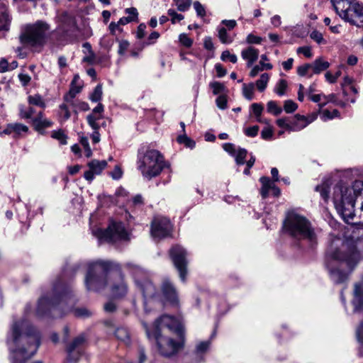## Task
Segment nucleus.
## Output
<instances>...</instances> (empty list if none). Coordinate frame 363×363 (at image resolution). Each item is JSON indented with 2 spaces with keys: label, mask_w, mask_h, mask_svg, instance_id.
<instances>
[{
  "label": "nucleus",
  "mask_w": 363,
  "mask_h": 363,
  "mask_svg": "<svg viewBox=\"0 0 363 363\" xmlns=\"http://www.w3.org/2000/svg\"><path fill=\"white\" fill-rule=\"evenodd\" d=\"M160 33L156 31H153L148 37L147 42H142L138 44L139 50H142L145 46L154 44L155 41L159 38Z\"/></svg>",
  "instance_id": "obj_35"
},
{
  "label": "nucleus",
  "mask_w": 363,
  "mask_h": 363,
  "mask_svg": "<svg viewBox=\"0 0 363 363\" xmlns=\"http://www.w3.org/2000/svg\"><path fill=\"white\" fill-rule=\"evenodd\" d=\"M310 37L314 41H315L318 44H324L325 43V40H324L323 35L321 33L317 30H313L310 34Z\"/></svg>",
  "instance_id": "obj_51"
},
{
  "label": "nucleus",
  "mask_w": 363,
  "mask_h": 363,
  "mask_svg": "<svg viewBox=\"0 0 363 363\" xmlns=\"http://www.w3.org/2000/svg\"><path fill=\"white\" fill-rule=\"evenodd\" d=\"M258 131H259V126L254 125V126L247 128L245 130V134L250 137H255L257 135Z\"/></svg>",
  "instance_id": "obj_64"
},
{
  "label": "nucleus",
  "mask_w": 363,
  "mask_h": 363,
  "mask_svg": "<svg viewBox=\"0 0 363 363\" xmlns=\"http://www.w3.org/2000/svg\"><path fill=\"white\" fill-rule=\"evenodd\" d=\"M116 337L125 344L130 343V335L128 330L123 327L117 328L114 332Z\"/></svg>",
  "instance_id": "obj_27"
},
{
  "label": "nucleus",
  "mask_w": 363,
  "mask_h": 363,
  "mask_svg": "<svg viewBox=\"0 0 363 363\" xmlns=\"http://www.w3.org/2000/svg\"><path fill=\"white\" fill-rule=\"evenodd\" d=\"M129 47V43L127 40H121L119 43L118 53L121 55L125 54Z\"/></svg>",
  "instance_id": "obj_63"
},
{
  "label": "nucleus",
  "mask_w": 363,
  "mask_h": 363,
  "mask_svg": "<svg viewBox=\"0 0 363 363\" xmlns=\"http://www.w3.org/2000/svg\"><path fill=\"white\" fill-rule=\"evenodd\" d=\"M167 13L171 16V21L172 23L180 21L184 18L183 15L177 13L174 9H169Z\"/></svg>",
  "instance_id": "obj_52"
},
{
  "label": "nucleus",
  "mask_w": 363,
  "mask_h": 363,
  "mask_svg": "<svg viewBox=\"0 0 363 363\" xmlns=\"http://www.w3.org/2000/svg\"><path fill=\"white\" fill-rule=\"evenodd\" d=\"M49 26L43 21L27 26L24 33L21 36L22 43L33 47L42 46L47 36Z\"/></svg>",
  "instance_id": "obj_9"
},
{
  "label": "nucleus",
  "mask_w": 363,
  "mask_h": 363,
  "mask_svg": "<svg viewBox=\"0 0 363 363\" xmlns=\"http://www.w3.org/2000/svg\"><path fill=\"white\" fill-rule=\"evenodd\" d=\"M246 41L249 44H260L262 42V38L253 34H249L247 37Z\"/></svg>",
  "instance_id": "obj_60"
},
{
  "label": "nucleus",
  "mask_w": 363,
  "mask_h": 363,
  "mask_svg": "<svg viewBox=\"0 0 363 363\" xmlns=\"http://www.w3.org/2000/svg\"><path fill=\"white\" fill-rule=\"evenodd\" d=\"M287 88V82L284 79H280L275 88L274 91L279 96H283L285 94V91Z\"/></svg>",
  "instance_id": "obj_42"
},
{
  "label": "nucleus",
  "mask_w": 363,
  "mask_h": 363,
  "mask_svg": "<svg viewBox=\"0 0 363 363\" xmlns=\"http://www.w3.org/2000/svg\"><path fill=\"white\" fill-rule=\"evenodd\" d=\"M151 338H154L156 340L160 354L166 357L176 355L184 346V338L174 340L170 337H165L163 335H160L158 333L156 335H152Z\"/></svg>",
  "instance_id": "obj_11"
},
{
  "label": "nucleus",
  "mask_w": 363,
  "mask_h": 363,
  "mask_svg": "<svg viewBox=\"0 0 363 363\" xmlns=\"http://www.w3.org/2000/svg\"><path fill=\"white\" fill-rule=\"evenodd\" d=\"M273 130L270 125H267L261 132L262 138L264 140H269L272 137Z\"/></svg>",
  "instance_id": "obj_54"
},
{
  "label": "nucleus",
  "mask_w": 363,
  "mask_h": 363,
  "mask_svg": "<svg viewBox=\"0 0 363 363\" xmlns=\"http://www.w3.org/2000/svg\"><path fill=\"white\" fill-rule=\"evenodd\" d=\"M339 116V111L337 109L330 111L329 110H323L322 112V118L323 121L333 119Z\"/></svg>",
  "instance_id": "obj_49"
},
{
  "label": "nucleus",
  "mask_w": 363,
  "mask_h": 363,
  "mask_svg": "<svg viewBox=\"0 0 363 363\" xmlns=\"http://www.w3.org/2000/svg\"><path fill=\"white\" fill-rule=\"evenodd\" d=\"M241 56L247 61V66L250 67L258 59L259 50L253 47H248L242 50Z\"/></svg>",
  "instance_id": "obj_21"
},
{
  "label": "nucleus",
  "mask_w": 363,
  "mask_h": 363,
  "mask_svg": "<svg viewBox=\"0 0 363 363\" xmlns=\"http://www.w3.org/2000/svg\"><path fill=\"white\" fill-rule=\"evenodd\" d=\"M263 60H267V57L265 55H262L261 56L260 64H261L262 67H260L258 65L255 66L250 71V77H255V76H257V74L259 73V72L263 70L264 69H271L272 68V65L270 63H264V62H263Z\"/></svg>",
  "instance_id": "obj_26"
},
{
  "label": "nucleus",
  "mask_w": 363,
  "mask_h": 363,
  "mask_svg": "<svg viewBox=\"0 0 363 363\" xmlns=\"http://www.w3.org/2000/svg\"><path fill=\"white\" fill-rule=\"evenodd\" d=\"M259 181L262 183L261 195L263 199H265L267 197L269 190H271L274 182H272L269 178L267 177H261Z\"/></svg>",
  "instance_id": "obj_25"
},
{
  "label": "nucleus",
  "mask_w": 363,
  "mask_h": 363,
  "mask_svg": "<svg viewBox=\"0 0 363 363\" xmlns=\"http://www.w3.org/2000/svg\"><path fill=\"white\" fill-rule=\"evenodd\" d=\"M269 76L267 73H264L260 76V78L256 82V86L259 91H263L268 84Z\"/></svg>",
  "instance_id": "obj_33"
},
{
  "label": "nucleus",
  "mask_w": 363,
  "mask_h": 363,
  "mask_svg": "<svg viewBox=\"0 0 363 363\" xmlns=\"http://www.w3.org/2000/svg\"><path fill=\"white\" fill-rule=\"evenodd\" d=\"M220 59L223 61L230 60L233 63H235L238 60L237 56L231 54L228 50H225L222 52Z\"/></svg>",
  "instance_id": "obj_50"
},
{
  "label": "nucleus",
  "mask_w": 363,
  "mask_h": 363,
  "mask_svg": "<svg viewBox=\"0 0 363 363\" xmlns=\"http://www.w3.org/2000/svg\"><path fill=\"white\" fill-rule=\"evenodd\" d=\"M28 101L30 105H35L41 108L45 107V103L41 96L35 94L28 97Z\"/></svg>",
  "instance_id": "obj_34"
},
{
  "label": "nucleus",
  "mask_w": 363,
  "mask_h": 363,
  "mask_svg": "<svg viewBox=\"0 0 363 363\" xmlns=\"http://www.w3.org/2000/svg\"><path fill=\"white\" fill-rule=\"evenodd\" d=\"M52 137L57 140L62 144H67V136L64 133V132L61 130L53 131L52 133Z\"/></svg>",
  "instance_id": "obj_45"
},
{
  "label": "nucleus",
  "mask_w": 363,
  "mask_h": 363,
  "mask_svg": "<svg viewBox=\"0 0 363 363\" xmlns=\"http://www.w3.org/2000/svg\"><path fill=\"white\" fill-rule=\"evenodd\" d=\"M209 86L213 91L214 95L223 93L225 91V86L219 82H212L210 83Z\"/></svg>",
  "instance_id": "obj_40"
},
{
  "label": "nucleus",
  "mask_w": 363,
  "mask_h": 363,
  "mask_svg": "<svg viewBox=\"0 0 363 363\" xmlns=\"http://www.w3.org/2000/svg\"><path fill=\"white\" fill-rule=\"evenodd\" d=\"M180 43L186 48L192 45L193 40L186 34L182 33L179 35Z\"/></svg>",
  "instance_id": "obj_55"
},
{
  "label": "nucleus",
  "mask_w": 363,
  "mask_h": 363,
  "mask_svg": "<svg viewBox=\"0 0 363 363\" xmlns=\"http://www.w3.org/2000/svg\"><path fill=\"white\" fill-rule=\"evenodd\" d=\"M194 8L199 16L203 17L206 16L205 8L199 1L194 2Z\"/></svg>",
  "instance_id": "obj_53"
},
{
  "label": "nucleus",
  "mask_w": 363,
  "mask_h": 363,
  "mask_svg": "<svg viewBox=\"0 0 363 363\" xmlns=\"http://www.w3.org/2000/svg\"><path fill=\"white\" fill-rule=\"evenodd\" d=\"M89 170L86 171L84 177L86 180L91 182L95 176L99 175L102 171L107 167L106 160H92L88 164Z\"/></svg>",
  "instance_id": "obj_17"
},
{
  "label": "nucleus",
  "mask_w": 363,
  "mask_h": 363,
  "mask_svg": "<svg viewBox=\"0 0 363 363\" xmlns=\"http://www.w3.org/2000/svg\"><path fill=\"white\" fill-rule=\"evenodd\" d=\"M298 108V105L292 100H286L284 102V109L286 113H291L294 112Z\"/></svg>",
  "instance_id": "obj_46"
},
{
  "label": "nucleus",
  "mask_w": 363,
  "mask_h": 363,
  "mask_svg": "<svg viewBox=\"0 0 363 363\" xmlns=\"http://www.w3.org/2000/svg\"><path fill=\"white\" fill-rule=\"evenodd\" d=\"M216 105L220 109H225L227 107V99L225 96H219L216 100Z\"/></svg>",
  "instance_id": "obj_58"
},
{
  "label": "nucleus",
  "mask_w": 363,
  "mask_h": 363,
  "mask_svg": "<svg viewBox=\"0 0 363 363\" xmlns=\"http://www.w3.org/2000/svg\"><path fill=\"white\" fill-rule=\"evenodd\" d=\"M102 96V86L101 84L97 85L93 93L91 94L89 99L94 102H97L101 100Z\"/></svg>",
  "instance_id": "obj_43"
},
{
  "label": "nucleus",
  "mask_w": 363,
  "mask_h": 363,
  "mask_svg": "<svg viewBox=\"0 0 363 363\" xmlns=\"http://www.w3.org/2000/svg\"><path fill=\"white\" fill-rule=\"evenodd\" d=\"M82 86L76 85L75 84H72V86L69 89L68 94H67L64 99L67 102H70L72 99L76 96L77 94L81 91Z\"/></svg>",
  "instance_id": "obj_31"
},
{
  "label": "nucleus",
  "mask_w": 363,
  "mask_h": 363,
  "mask_svg": "<svg viewBox=\"0 0 363 363\" xmlns=\"http://www.w3.org/2000/svg\"><path fill=\"white\" fill-rule=\"evenodd\" d=\"M175 4L177 7V9L179 11H187L191 4V0H174Z\"/></svg>",
  "instance_id": "obj_39"
},
{
  "label": "nucleus",
  "mask_w": 363,
  "mask_h": 363,
  "mask_svg": "<svg viewBox=\"0 0 363 363\" xmlns=\"http://www.w3.org/2000/svg\"><path fill=\"white\" fill-rule=\"evenodd\" d=\"M93 235L98 238L99 242H115L119 240H129V234L120 222L111 223L105 230L100 228L94 230Z\"/></svg>",
  "instance_id": "obj_10"
},
{
  "label": "nucleus",
  "mask_w": 363,
  "mask_h": 363,
  "mask_svg": "<svg viewBox=\"0 0 363 363\" xmlns=\"http://www.w3.org/2000/svg\"><path fill=\"white\" fill-rule=\"evenodd\" d=\"M218 38L224 44H230L233 42V38L228 35L226 29L223 27L218 29Z\"/></svg>",
  "instance_id": "obj_37"
},
{
  "label": "nucleus",
  "mask_w": 363,
  "mask_h": 363,
  "mask_svg": "<svg viewBox=\"0 0 363 363\" xmlns=\"http://www.w3.org/2000/svg\"><path fill=\"white\" fill-rule=\"evenodd\" d=\"M166 165L163 156L157 150H147L138 154V169L148 179L158 176Z\"/></svg>",
  "instance_id": "obj_7"
},
{
  "label": "nucleus",
  "mask_w": 363,
  "mask_h": 363,
  "mask_svg": "<svg viewBox=\"0 0 363 363\" xmlns=\"http://www.w3.org/2000/svg\"><path fill=\"white\" fill-rule=\"evenodd\" d=\"M247 154V150L241 147L238 148L235 155H234L236 164L238 165L244 164L245 163Z\"/></svg>",
  "instance_id": "obj_32"
},
{
  "label": "nucleus",
  "mask_w": 363,
  "mask_h": 363,
  "mask_svg": "<svg viewBox=\"0 0 363 363\" xmlns=\"http://www.w3.org/2000/svg\"><path fill=\"white\" fill-rule=\"evenodd\" d=\"M329 67L330 63L328 61L323 60V58H318L311 64V69L314 74H319L326 70Z\"/></svg>",
  "instance_id": "obj_24"
},
{
  "label": "nucleus",
  "mask_w": 363,
  "mask_h": 363,
  "mask_svg": "<svg viewBox=\"0 0 363 363\" xmlns=\"http://www.w3.org/2000/svg\"><path fill=\"white\" fill-rule=\"evenodd\" d=\"M276 123L279 128H285L287 131L291 132V119L289 118H279Z\"/></svg>",
  "instance_id": "obj_38"
},
{
  "label": "nucleus",
  "mask_w": 363,
  "mask_h": 363,
  "mask_svg": "<svg viewBox=\"0 0 363 363\" xmlns=\"http://www.w3.org/2000/svg\"><path fill=\"white\" fill-rule=\"evenodd\" d=\"M169 254L174 267L179 273L180 279L182 281H185L187 265L186 257L187 252L182 246L175 245L171 248Z\"/></svg>",
  "instance_id": "obj_13"
},
{
  "label": "nucleus",
  "mask_w": 363,
  "mask_h": 363,
  "mask_svg": "<svg viewBox=\"0 0 363 363\" xmlns=\"http://www.w3.org/2000/svg\"><path fill=\"white\" fill-rule=\"evenodd\" d=\"M309 69H311V64H305L297 68V73L299 76H305Z\"/></svg>",
  "instance_id": "obj_59"
},
{
  "label": "nucleus",
  "mask_w": 363,
  "mask_h": 363,
  "mask_svg": "<svg viewBox=\"0 0 363 363\" xmlns=\"http://www.w3.org/2000/svg\"><path fill=\"white\" fill-rule=\"evenodd\" d=\"M110 278L115 279L118 277V281H114L111 286V292L113 297L121 298L125 296L128 293V286L121 277L120 272H112L109 275Z\"/></svg>",
  "instance_id": "obj_16"
},
{
  "label": "nucleus",
  "mask_w": 363,
  "mask_h": 363,
  "mask_svg": "<svg viewBox=\"0 0 363 363\" xmlns=\"http://www.w3.org/2000/svg\"><path fill=\"white\" fill-rule=\"evenodd\" d=\"M363 195V182L354 181L351 186L337 184L333 189V199L337 213L347 223H353L354 203L359 196ZM363 213V201L361 204Z\"/></svg>",
  "instance_id": "obj_4"
},
{
  "label": "nucleus",
  "mask_w": 363,
  "mask_h": 363,
  "mask_svg": "<svg viewBox=\"0 0 363 363\" xmlns=\"http://www.w3.org/2000/svg\"><path fill=\"white\" fill-rule=\"evenodd\" d=\"M255 84L253 83L244 84L242 94L245 99L250 101L254 97Z\"/></svg>",
  "instance_id": "obj_30"
},
{
  "label": "nucleus",
  "mask_w": 363,
  "mask_h": 363,
  "mask_svg": "<svg viewBox=\"0 0 363 363\" xmlns=\"http://www.w3.org/2000/svg\"><path fill=\"white\" fill-rule=\"evenodd\" d=\"M164 329L179 333L181 328L179 321L174 317L163 315L155 320L152 330H146L147 335L150 339L152 335H156L157 333L162 335Z\"/></svg>",
  "instance_id": "obj_12"
},
{
  "label": "nucleus",
  "mask_w": 363,
  "mask_h": 363,
  "mask_svg": "<svg viewBox=\"0 0 363 363\" xmlns=\"http://www.w3.org/2000/svg\"><path fill=\"white\" fill-rule=\"evenodd\" d=\"M251 108L252 109L253 113L257 117V121L258 122H262V118H261V114L262 113V111L264 109L263 106L260 104H252L251 105Z\"/></svg>",
  "instance_id": "obj_44"
},
{
  "label": "nucleus",
  "mask_w": 363,
  "mask_h": 363,
  "mask_svg": "<svg viewBox=\"0 0 363 363\" xmlns=\"http://www.w3.org/2000/svg\"><path fill=\"white\" fill-rule=\"evenodd\" d=\"M223 148L225 151H226L228 153H229L230 155L233 156L235 155L236 151L238 149L235 148V145L232 143H225L223 145Z\"/></svg>",
  "instance_id": "obj_57"
},
{
  "label": "nucleus",
  "mask_w": 363,
  "mask_h": 363,
  "mask_svg": "<svg viewBox=\"0 0 363 363\" xmlns=\"http://www.w3.org/2000/svg\"><path fill=\"white\" fill-rule=\"evenodd\" d=\"M267 111L271 113H273L275 116L279 115L282 111L281 108L279 107L277 105V102H275L274 101H268V103L267 104Z\"/></svg>",
  "instance_id": "obj_36"
},
{
  "label": "nucleus",
  "mask_w": 363,
  "mask_h": 363,
  "mask_svg": "<svg viewBox=\"0 0 363 363\" xmlns=\"http://www.w3.org/2000/svg\"><path fill=\"white\" fill-rule=\"evenodd\" d=\"M10 128L13 129V133L16 135H21L22 133H27L28 131V128L21 123H12L10 124Z\"/></svg>",
  "instance_id": "obj_41"
},
{
  "label": "nucleus",
  "mask_w": 363,
  "mask_h": 363,
  "mask_svg": "<svg viewBox=\"0 0 363 363\" xmlns=\"http://www.w3.org/2000/svg\"><path fill=\"white\" fill-rule=\"evenodd\" d=\"M33 124L35 129L38 131H41L46 128L52 126V122L47 118L43 117V113H39L38 116L33 119Z\"/></svg>",
  "instance_id": "obj_22"
},
{
  "label": "nucleus",
  "mask_w": 363,
  "mask_h": 363,
  "mask_svg": "<svg viewBox=\"0 0 363 363\" xmlns=\"http://www.w3.org/2000/svg\"><path fill=\"white\" fill-rule=\"evenodd\" d=\"M351 18L355 23H350L352 25L363 27V5L359 4L355 0L352 4L351 11L350 12Z\"/></svg>",
  "instance_id": "obj_19"
},
{
  "label": "nucleus",
  "mask_w": 363,
  "mask_h": 363,
  "mask_svg": "<svg viewBox=\"0 0 363 363\" xmlns=\"http://www.w3.org/2000/svg\"><path fill=\"white\" fill-rule=\"evenodd\" d=\"M145 29L146 26L144 23H141L138 26L137 32H136V38L138 39H142L145 35Z\"/></svg>",
  "instance_id": "obj_62"
},
{
  "label": "nucleus",
  "mask_w": 363,
  "mask_h": 363,
  "mask_svg": "<svg viewBox=\"0 0 363 363\" xmlns=\"http://www.w3.org/2000/svg\"><path fill=\"white\" fill-rule=\"evenodd\" d=\"M323 97L326 100L325 102L319 104L320 109L325 106L328 102L335 103L336 96L334 94H330L329 95H323Z\"/></svg>",
  "instance_id": "obj_61"
},
{
  "label": "nucleus",
  "mask_w": 363,
  "mask_h": 363,
  "mask_svg": "<svg viewBox=\"0 0 363 363\" xmlns=\"http://www.w3.org/2000/svg\"><path fill=\"white\" fill-rule=\"evenodd\" d=\"M84 337L82 335L77 337L67 347L68 359L69 360H76L79 356L78 348L84 342Z\"/></svg>",
  "instance_id": "obj_20"
},
{
  "label": "nucleus",
  "mask_w": 363,
  "mask_h": 363,
  "mask_svg": "<svg viewBox=\"0 0 363 363\" xmlns=\"http://www.w3.org/2000/svg\"><path fill=\"white\" fill-rule=\"evenodd\" d=\"M305 116L296 114L291 119V132L300 131L307 126Z\"/></svg>",
  "instance_id": "obj_23"
},
{
  "label": "nucleus",
  "mask_w": 363,
  "mask_h": 363,
  "mask_svg": "<svg viewBox=\"0 0 363 363\" xmlns=\"http://www.w3.org/2000/svg\"><path fill=\"white\" fill-rule=\"evenodd\" d=\"M284 226L286 231L293 238L307 240L311 244L316 242V233L305 217L295 213H289Z\"/></svg>",
  "instance_id": "obj_6"
},
{
  "label": "nucleus",
  "mask_w": 363,
  "mask_h": 363,
  "mask_svg": "<svg viewBox=\"0 0 363 363\" xmlns=\"http://www.w3.org/2000/svg\"><path fill=\"white\" fill-rule=\"evenodd\" d=\"M353 305L354 311L363 310V278L354 285Z\"/></svg>",
  "instance_id": "obj_18"
},
{
  "label": "nucleus",
  "mask_w": 363,
  "mask_h": 363,
  "mask_svg": "<svg viewBox=\"0 0 363 363\" xmlns=\"http://www.w3.org/2000/svg\"><path fill=\"white\" fill-rule=\"evenodd\" d=\"M359 255L350 241L334 240L328 252L325 265L331 279L336 284L345 282L358 262Z\"/></svg>",
  "instance_id": "obj_2"
},
{
  "label": "nucleus",
  "mask_w": 363,
  "mask_h": 363,
  "mask_svg": "<svg viewBox=\"0 0 363 363\" xmlns=\"http://www.w3.org/2000/svg\"><path fill=\"white\" fill-rule=\"evenodd\" d=\"M87 122L92 129L99 130V125L96 123L101 118V116H95L94 114H90L87 116Z\"/></svg>",
  "instance_id": "obj_48"
},
{
  "label": "nucleus",
  "mask_w": 363,
  "mask_h": 363,
  "mask_svg": "<svg viewBox=\"0 0 363 363\" xmlns=\"http://www.w3.org/2000/svg\"><path fill=\"white\" fill-rule=\"evenodd\" d=\"M57 291V286H55L54 297L51 298L48 296H43L39 298L35 311L37 316H44L56 306L63 308L65 313L73 312L77 317L85 318L91 315V311L86 308H74L77 300L69 291L63 290L58 294Z\"/></svg>",
  "instance_id": "obj_5"
},
{
  "label": "nucleus",
  "mask_w": 363,
  "mask_h": 363,
  "mask_svg": "<svg viewBox=\"0 0 363 363\" xmlns=\"http://www.w3.org/2000/svg\"><path fill=\"white\" fill-rule=\"evenodd\" d=\"M7 344L12 362L25 363L37 352L40 345V334L28 321L20 319L13 322Z\"/></svg>",
  "instance_id": "obj_1"
},
{
  "label": "nucleus",
  "mask_w": 363,
  "mask_h": 363,
  "mask_svg": "<svg viewBox=\"0 0 363 363\" xmlns=\"http://www.w3.org/2000/svg\"><path fill=\"white\" fill-rule=\"evenodd\" d=\"M35 111L32 107L25 108L23 106H20V116L22 118H30L33 115Z\"/></svg>",
  "instance_id": "obj_47"
},
{
  "label": "nucleus",
  "mask_w": 363,
  "mask_h": 363,
  "mask_svg": "<svg viewBox=\"0 0 363 363\" xmlns=\"http://www.w3.org/2000/svg\"><path fill=\"white\" fill-rule=\"evenodd\" d=\"M10 23V18L5 7H0V30H7Z\"/></svg>",
  "instance_id": "obj_28"
},
{
  "label": "nucleus",
  "mask_w": 363,
  "mask_h": 363,
  "mask_svg": "<svg viewBox=\"0 0 363 363\" xmlns=\"http://www.w3.org/2000/svg\"><path fill=\"white\" fill-rule=\"evenodd\" d=\"M125 267L132 272L135 286L144 297L145 304L147 299H152L168 302L174 306L178 305L179 298L176 289L169 280L163 281L161 286L162 296H160L156 292L155 286L147 278L145 272L140 267L130 262L127 263Z\"/></svg>",
  "instance_id": "obj_3"
},
{
  "label": "nucleus",
  "mask_w": 363,
  "mask_h": 363,
  "mask_svg": "<svg viewBox=\"0 0 363 363\" xmlns=\"http://www.w3.org/2000/svg\"><path fill=\"white\" fill-rule=\"evenodd\" d=\"M354 1V0H331V2L336 13L342 19L349 23H355L350 15L352 4Z\"/></svg>",
  "instance_id": "obj_15"
},
{
  "label": "nucleus",
  "mask_w": 363,
  "mask_h": 363,
  "mask_svg": "<svg viewBox=\"0 0 363 363\" xmlns=\"http://www.w3.org/2000/svg\"><path fill=\"white\" fill-rule=\"evenodd\" d=\"M328 186L325 184L321 186H317L315 187V190L319 191L322 198L325 200H327L328 198Z\"/></svg>",
  "instance_id": "obj_56"
},
{
  "label": "nucleus",
  "mask_w": 363,
  "mask_h": 363,
  "mask_svg": "<svg viewBox=\"0 0 363 363\" xmlns=\"http://www.w3.org/2000/svg\"><path fill=\"white\" fill-rule=\"evenodd\" d=\"M210 345V340L202 341L196 345L195 354L199 358V359H201L202 355L208 351Z\"/></svg>",
  "instance_id": "obj_29"
},
{
  "label": "nucleus",
  "mask_w": 363,
  "mask_h": 363,
  "mask_svg": "<svg viewBox=\"0 0 363 363\" xmlns=\"http://www.w3.org/2000/svg\"><path fill=\"white\" fill-rule=\"evenodd\" d=\"M118 264L108 261L98 260L91 262L85 278L86 289L89 291H99L106 286V274Z\"/></svg>",
  "instance_id": "obj_8"
},
{
  "label": "nucleus",
  "mask_w": 363,
  "mask_h": 363,
  "mask_svg": "<svg viewBox=\"0 0 363 363\" xmlns=\"http://www.w3.org/2000/svg\"><path fill=\"white\" fill-rule=\"evenodd\" d=\"M172 225L166 218H156L151 226V235L155 239H162L171 235Z\"/></svg>",
  "instance_id": "obj_14"
}]
</instances>
